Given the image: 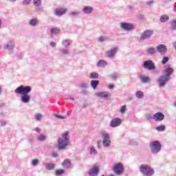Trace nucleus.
<instances>
[{
	"label": "nucleus",
	"instance_id": "obj_47",
	"mask_svg": "<svg viewBox=\"0 0 176 176\" xmlns=\"http://www.w3.org/2000/svg\"><path fill=\"white\" fill-rule=\"evenodd\" d=\"M87 83H82L79 85V89H87Z\"/></svg>",
	"mask_w": 176,
	"mask_h": 176
},
{
	"label": "nucleus",
	"instance_id": "obj_57",
	"mask_svg": "<svg viewBox=\"0 0 176 176\" xmlns=\"http://www.w3.org/2000/svg\"><path fill=\"white\" fill-rule=\"evenodd\" d=\"M113 87H115V85H109V87H108V89H109L110 90H112V89H113Z\"/></svg>",
	"mask_w": 176,
	"mask_h": 176
},
{
	"label": "nucleus",
	"instance_id": "obj_60",
	"mask_svg": "<svg viewBox=\"0 0 176 176\" xmlns=\"http://www.w3.org/2000/svg\"><path fill=\"white\" fill-rule=\"evenodd\" d=\"M2 28V19L0 18V30Z\"/></svg>",
	"mask_w": 176,
	"mask_h": 176
},
{
	"label": "nucleus",
	"instance_id": "obj_5",
	"mask_svg": "<svg viewBox=\"0 0 176 176\" xmlns=\"http://www.w3.org/2000/svg\"><path fill=\"white\" fill-rule=\"evenodd\" d=\"M113 171L116 175H122L124 173V166L119 162L113 165Z\"/></svg>",
	"mask_w": 176,
	"mask_h": 176
},
{
	"label": "nucleus",
	"instance_id": "obj_13",
	"mask_svg": "<svg viewBox=\"0 0 176 176\" xmlns=\"http://www.w3.org/2000/svg\"><path fill=\"white\" fill-rule=\"evenodd\" d=\"M67 12H68V9H67V8H58L55 9L54 13L58 17H61V16H64V14H65V13H67Z\"/></svg>",
	"mask_w": 176,
	"mask_h": 176
},
{
	"label": "nucleus",
	"instance_id": "obj_15",
	"mask_svg": "<svg viewBox=\"0 0 176 176\" xmlns=\"http://www.w3.org/2000/svg\"><path fill=\"white\" fill-rule=\"evenodd\" d=\"M120 27L122 30H124V31H132V30H134V25H133V23L124 22L120 24Z\"/></svg>",
	"mask_w": 176,
	"mask_h": 176
},
{
	"label": "nucleus",
	"instance_id": "obj_19",
	"mask_svg": "<svg viewBox=\"0 0 176 176\" xmlns=\"http://www.w3.org/2000/svg\"><path fill=\"white\" fill-rule=\"evenodd\" d=\"M116 52H118V47H113L111 50L107 52V57L109 58H112L116 54Z\"/></svg>",
	"mask_w": 176,
	"mask_h": 176
},
{
	"label": "nucleus",
	"instance_id": "obj_1",
	"mask_svg": "<svg viewBox=\"0 0 176 176\" xmlns=\"http://www.w3.org/2000/svg\"><path fill=\"white\" fill-rule=\"evenodd\" d=\"M32 91L31 86L21 85L16 88L14 93L16 94H21V101L23 104H28L31 101V96H30V92Z\"/></svg>",
	"mask_w": 176,
	"mask_h": 176
},
{
	"label": "nucleus",
	"instance_id": "obj_61",
	"mask_svg": "<svg viewBox=\"0 0 176 176\" xmlns=\"http://www.w3.org/2000/svg\"><path fill=\"white\" fill-rule=\"evenodd\" d=\"M69 98H70L69 100H72V101H74L75 100V98H74L72 97H70Z\"/></svg>",
	"mask_w": 176,
	"mask_h": 176
},
{
	"label": "nucleus",
	"instance_id": "obj_10",
	"mask_svg": "<svg viewBox=\"0 0 176 176\" xmlns=\"http://www.w3.org/2000/svg\"><path fill=\"white\" fill-rule=\"evenodd\" d=\"M170 78H168L165 76H161L157 80V83L159 86V87H164L166 85H167V82H168Z\"/></svg>",
	"mask_w": 176,
	"mask_h": 176
},
{
	"label": "nucleus",
	"instance_id": "obj_11",
	"mask_svg": "<svg viewBox=\"0 0 176 176\" xmlns=\"http://www.w3.org/2000/svg\"><path fill=\"white\" fill-rule=\"evenodd\" d=\"M153 34L154 32L152 30H145L143 33L140 34V41H146V39H149Z\"/></svg>",
	"mask_w": 176,
	"mask_h": 176
},
{
	"label": "nucleus",
	"instance_id": "obj_30",
	"mask_svg": "<svg viewBox=\"0 0 176 176\" xmlns=\"http://www.w3.org/2000/svg\"><path fill=\"white\" fill-rule=\"evenodd\" d=\"M63 166L64 168H68L69 167H71V160L65 159L63 161Z\"/></svg>",
	"mask_w": 176,
	"mask_h": 176
},
{
	"label": "nucleus",
	"instance_id": "obj_20",
	"mask_svg": "<svg viewBox=\"0 0 176 176\" xmlns=\"http://www.w3.org/2000/svg\"><path fill=\"white\" fill-rule=\"evenodd\" d=\"M33 5L36 6V12H41L42 10V8H41L42 0H33Z\"/></svg>",
	"mask_w": 176,
	"mask_h": 176
},
{
	"label": "nucleus",
	"instance_id": "obj_52",
	"mask_svg": "<svg viewBox=\"0 0 176 176\" xmlns=\"http://www.w3.org/2000/svg\"><path fill=\"white\" fill-rule=\"evenodd\" d=\"M52 157H58V153L54 152L52 153Z\"/></svg>",
	"mask_w": 176,
	"mask_h": 176
},
{
	"label": "nucleus",
	"instance_id": "obj_2",
	"mask_svg": "<svg viewBox=\"0 0 176 176\" xmlns=\"http://www.w3.org/2000/svg\"><path fill=\"white\" fill-rule=\"evenodd\" d=\"M58 151H64L69 145V132L65 131L62 134V138L57 140Z\"/></svg>",
	"mask_w": 176,
	"mask_h": 176
},
{
	"label": "nucleus",
	"instance_id": "obj_43",
	"mask_svg": "<svg viewBox=\"0 0 176 176\" xmlns=\"http://www.w3.org/2000/svg\"><path fill=\"white\" fill-rule=\"evenodd\" d=\"M42 118H43V116H42V114H41V113L35 114V118L38 122L42 120Z\"/></svg>",
	"mask_w": 176,
	"mask_h": 176
},
{
	"label": "nucleus",
	"instance_id": "obj_64",
	"mask_svg": "<svg viewBox=\"0 0 176 176\" xmlns=\"http://www.w3.org/2000/svg\"><path fill=\"white\" fill-rule=\"evenodd\" d=\"M69 99H70L69 98H65V100L66 101H69Z\"/></svg>",
	"mask_w": 176,
	"mask_h": 176
},
{
	"label": "nucleus",
	"instance_id": "obj_56",
	"mask_svg": "<svg viewBox=\"0 0 176 176\" xmlns=\"http://www.w3.org/2000/svg\"><path fill=\"white\" fill-rule=\"evenodd\" d=\"M34 131H36V133H41V129L39 128L36 127L34 129Z\"/></svg>",
	"mask_w": 176,
	"mask_h": 176
},
{
	"label": "nucleus",
	"instance_id": "obj_45",
	"mask_svg": "<svg viewBox=\"0 0 176 176\" xmlns=\"http://www.w3.org/2000/svg\"><path fill=\"white\" fill-rule=\"evenodd\" d=\"M90 154L91 155H97V150H96V148H94V146L91 147Z\"/></svg>",
	"mask_w": 176,
	"mask_h": 176
},
{
	"label": "nucleus",
	"instance_id": "obj_14",
	"mask_svg": "<svg viewBox=\"0 0 176 176\" xmlns=\"http://www.w3.org/2000/svg\"><path fill=\"white\" fill-rule=\"evenodd\" d=\"M164 118H166V116L161 111L157 112L153 115V120L155 122H162L164 120Z\"/></svg>",
	"mask_w": 176,
	"mask_h": 176
},
{
	"label": "nucleus",
	"instance_id": "obj_44",
	"mask_svg": "<svg viewBox=\"0 0 176 176\" xmlns=\"http://www.w3.org/2000/svg\"><path fill=\"white\" fill-rule=\"evenodd\" d=\"M110 78L113 80H116V79H118V73L114 72L113 74H111L110 75Z\"/></svg>",
	"mask_w": 176,
	"mask_h": 176
},
{
	"label": "nucleus",
	"instance_id": "obj_55",
	"mask_svg": "<svg viewBox=\"0 0 176 176\" xmlns=\"http://www.w3.org/2000/svg\"><path fill=\"white\" fill-rule=\"evenodd\" d=\"M131 145H137V142H134L133 140H130Z\"/></svg>",
	"mask_w": 176,
	"mask_h": 176
},
{
	"label": "nucleus",
	"instance_id": "obj_25",
	"mask_svg": "<svg viewBox=\"0 0 176 176\" xmlns=\"http://www.w3.org/2000/svg\"><path fill=\"white\" fill-rule=\"evenodd\" d=\"M97 67H98L99 68H103L104 67H107V65H108V63L106 60H100L97 64H96Z\"/></svg>",
	"mask_w": 176,
	"mask_h": 176
},
{
	"label": "nucleus",
	"instance_id": "obj_34",
	"mask_svg": "<svg viewBox=\"0 0 176 176\" xmlns=\"http://www.w3.org/2000/svg\"><path fill=\"white\" fill-rule=\"evenodd\" d=\"M135 97L136 98H139V100L144 98V92H142V91H136Z\"/></svg>",
	"mask_w": 176,
	"mask_h": 176
},
{
	"label": "nucleus",
	"instance_id": "obj_48",
	"mask_svg": "<svg viewBox=\"0 0 176 176\" xmlns=\"http://www.w3.org/2000/svg\"><path fill=\"white\" fill-rule=\"evenodd\" d=\"M54 116L57 118V119H67L66 116H62L60 115L54 114Z\"/></svg>",
	"mask_w": 176,
	"mask_h": 176
},
{
	"label": "nucleus",
	"instance_id": "obj_62",
	"mask_svg": "<svg viewBox=\"0 0 176 176\" xmlns=\"http://www.w3.org/2000/svg\"><path fill=\"white\" fill-rule=\"evenodd\" d=\"M98 148H99V149L101 148V146L100 145V143H98Z\"/></svg>",
	"mask_w": 176,
	"mask_h": 176
},
{
	"label": "nucleus",
	"instance_id": "obj_4",
	"mask_svg": "<svg viewBox=\"0 0 176 176\" xmlns=\"http://www.w3.org/2000/svg\"><path fill=\"white\" fill-rule=\"evenodd\" d=\"M149 148L153 155H157L162 151V144L159 140H155L150 143Z\"/></svg>",
	"mask_w": 176,
	"mask_h": 176
},
{
	"label": "nucleus",
	"instance_id": "obj_54",
	"mask_svg": "<svg viewBox=\"0 0 176 176\" xmlns=\"http://www.w3.org/2000/svg\"><path fill=\"white\" fill-rule=\"evenodd\" d=\"M153 1H147L146 3V5H147L148 6H151V5H153Z\"/></svg>",
	"mask_w": 176,
	"mask_h": 176
},
{
	"label": "nucleus",
	"instance_id": "obj_39",
	"mask_svg": "<svg viewBox=\"0 0 176 176\" xmlns=\"http://www.w3.org/2000/svg\"><path fill=\"white\" fill-rule=\"evenodd\" d=\"M65 173V170L64 169H58L56 170L55 174L56 175H63Z\"/></svg>",
	"mask_w": 176,
	"mask_h": 176
},
{
	"label": "nucleus",
	"instance_id": "obj_21",
	"mask_svg": "<svg viewBox=\"0 0 176 176\" xmlns=\"http://www.w3.org/2000/svg\"><path fill=\"white\" fill-rule=\"evenodd\" d=\"M59 52L62 56H67V57L71 56V51L68 48H60L59 49Z\"/></svg>",
	"mask_w": 176,
	"mask_h": 176
},
{
	"label": "nucleus",
	"instance_id": "obj_42",
	"mask_svg": "<svg viewBox=\"0 0 176 176\" xmlns=\"http://www.w3.org/2000/svg\"><path fill=\"white\" fill-rule=\"evenodd\" d=\"M170 60V58L168 56H164L162 60V64H167L168 63V60Z\"/></svg>",
	"mask_w": 176,
	"mask_h": 176
},
{
	"label": "nucleus",
	"instance_id": "obj_9",
	"mask_svg": "<svg viewBox=\"0 0 176 176\" xmlns=\"http://www.w3.org/2000/svg\"><path fill=\"white\" fill-rule=\"evenodd\" d=\"M164 76L168 78L171 80V75L174 74V69L170 66V65H167L165 66V69L163 70Z\"/></svg>",
	"mask_w": 176,
	"mask_h": 176
},
{
	"label": "nucleus",
	"instance_id": "obj_8",
	"mask_svg": "<svg viewBox=\"0 0 176 176\" xmlns=\"http://www.w3.org/2000/svg\"><path fill=\"white\" fill-rule=\"evenodd\" d=\"M16 47V42L13 40H10L7 43H6L3 45V49L5 50H8V52H10L11 53L14 50V48Z\"/></svg>",
	"mask_w": 176,
	"mask_h": 176
},
{
	"label": "nucleus",
	"instance_id": "obj_51",
	"mask_svg": "<svg viewBox=\"0 0 176 176\" xmlns=\"http://www.w3.org/2000/svg\"><path fill=\"white\" fill-rule=\"evenodd\" d=\"M98 41H99V42H104L105 41V37L100 36V37H99Z\"/></svg>",
	"mask_w": 176,
	"mask_h": 176
},
{
	"label": "nucleus",
	"instance_id": "obj_22",
	"mask_svg": "<svg viewBox=\"0 0 176 176\" xmlns=\"http://www.w3.org/2000/svg\"><path fill=\"white\" fill-rule=\"evenodd\" d=\"M38 24L39 20H38L37 18L32 19L29 21V25H30V27H36Z\"/></svg>",
	"mask_w": 176,
	"mask_h": 176
},
{
	"label": "nucleus",
	"instance_id": "obj_59",
	"mask_svg": "<svg viewBox=\"0 0 176 176\" xmlns=\"http://www.w3.org/2000/svg\"><path fill=\"white\" fill-rule=\"evenodd\" d=\"M164 3H170V2H173V0H164Z\"/></svg>",
	"mask_w": 176,
	"mask_h": 176
},
{
	"label": "nucleus",
	"instance_id": "obj_31",
	"mask_svg": "<svg viewBox=\"0 0 176 176\" xmlns=\"http://www.w3.org/2000/svg\"><path fill=\"white\" fill-rule=\"evenodd\" d=\"M140 79L141 80L142 83H148V82L151 80V78H149V77L144 75H140Z\"/></svg>",
	"mask_w": 176,
	"mask_h": 176
},
{
	"label": "nucleus",
	"instance_id": "obj_18",
	"mask_svg": "<svg viewBox=\"0 0 176 176\" xmlns=\"http://www.w3.org/2000/svg\"><path fill=\"white\" fill-rule=\"evenodd\" d=\"M122 124V120L119 118H116L111 120L110 122V127H119Z\"/></svg>",
	"mask_w": 176,
	"mask_h": 176
},
{
	"label": "nucleus",
	"instance_id": "obj_37",
	"mask_svg": "<svg viewBox=\"0 0 176 176\" xmlns=\"http://www.w3.org/2000/svg\"><path fill=\"white\" fill-rule=\"evenodd\" d=\"M80 14V12H72L69 13V16L72 17H78Z\"/></svg>",
	"mask_w": 176,
	"mask_h": 176
},
{
	"label": "nucleus",
	"instance_id": "obj_6",
	"mask_svg": "<svg viewBox=\"0 0 176 176\" xmlns=\"http://www.w3.org/2000/svg\"><path fill=\"white\" fill-rule=\"evenodd\" d=\"M102 144L104 148H109L111 146V137L109 136V133L107 132H103L102 133Z\"/></svg>",
	"mask_w": 176,
	"mask_h": 176
},
{
	"label": "nucleus",
	"instance_id": "obj_12",
	"mask_svg": "<svg viewBox=\"0 0 176 176\" xmlns=\"http://www.w3.org/2000/svg\"><path fill=\"white\" fill-rule=\"evenodd\" d=\"M157 52L161 54V56H166L167 53V47L164 44H160L156 47Z\"/></svg>",
	"mask_w": 176,
	"mask_h": 176
},
{
	"label": "nucleus",
	"instance_id": "obj_53",
	"mask_svg": "<svg viewBox=\"0 0 176 176\" xmlns=\"http://www.w3.org/2000/svg\"><path fill=\"white\" fill-rule=\"evenodd\" d=\"M0 124L2 126H6V122H5L4 120H0Z\"/></svg>",
	"mask_w": 176,
	"mask_h": 176
},
{
	"label": "nucleus",
	"instance_id": "obj_28",
	"mask_svg": "<svg viewBox=\"0 0 176 176\" xmlns=\"http://www.w3.org/2000/svg\"><path fill=\"white\" fill-rule=\"evenodd\" d=\"M146 52L149 56H153L156 53V49L155 47H148Z\"/></svg>",
	"mask_w": 176,
	"mask_h": 176
},
{
	"label": "nucleus",
	"instance_id": "obj_3",
	"mask_svg": "<svg viewBox=\"0 0 176 176\" xmlns=\"http://www.w3.org/2000/svg\"><path fill=\"white\" fill-rule=\"evenodd\" d=\"M140 171L146 176H153L155 174V169L148 164L140 165Z\"/></svg>",
	"mask_w": 176,
	"mask_h": 176
},
{
	"label": "nucleus",
	"instance_id": "obj_27",
	"mask_svg": "<svg viewBox=\"0 0 176 176\" xmlns=\"http://www.w3.org/2000/svg\"><path fill=\"white\" fill-rule=\"evenodd\" d=\"M36 140L40 142H43L44 141H46L47 140V135L41 133L37 136Z\"/></svg>",
	"mask_w": 176,
	"mask_h": 176
},
{
	"label": "nucleus",
	"instance_id": "obj_7",
	"mask_svg": "<svg viewBox=\"0 0 176 176\" xmlns=\"http://www.w3.org/2000/svg\"><path fill=\"white\" fill-rule=\"evenodd\" d=\"M142 67L144 69H148V71H155L156 69L155 63L152 60H145L143 63Z\"/></svg>",
	"mask_w": 176,
	"mask_h": 176
},
{
	"label": "nucleus",
	"instance_id": "obj_35",
	"mask_svg": "<svg viewBox=\"0 0 176 176\" xmlns=\"http://www.w3.org/2000/svg\"><path fill=\"white\" fill-rule=\"evenodd\" d=\"M171 31H176V19H173L170 23Z\"/></svg>",
	"mask_w": 176,
	"mask_h": 176
},
{
	"label": "nucleus",
	"instance_id": "obj_32",
	"mask_svg": "<svg viewBox=\"0 0 176 176\" xmlns=\"http://www.w3.org/2000/svg\"><path fill=\"white\" fill-rule=\"evenodd\" d=\"M52 35H57V34H60L61 31L58 28H52L50 30Z\"/></svg>",
	"mask_w": 176,
	"mask_h": 176
},
{
	"label": "nucleus",
	"instance_id": "obj_29",
	"mask_svg": "<svg viewBox=\"0 0 176 176\" xmlns=\"http://www.w3.org/2000/svg\"><path fill=\"white\" fill-rule=\"evenodd\" d=\"M98 85H100V80H91V86L94 89V90H96V89H97V86Z\"/></svg>",
	"mask_w": 176,
	"mask_h": 176
},
{
	"label": "nucleus",
	"instance_id": "obj_26",
	"mask_svg": "<svg viewBox=\"0 0 176 176\" xmlns=\"http://www.w3.org/2000/svg\"><path fill=\"white\" fill-rule=\"evenodd\" d=\"M71 43H72V41L70 39H65L62 41V46H64V47L66 48H68V47L71 45Z\"/></svg>",
	"mask_w": 176,
	"mask_h": 176
},
{
	"label": "nucleus",
	"instance_id": "obj_23",
	"mask_svg": "<svg viewBox=\"0 0 176 176\" xmlns=\"http://www.w3.org/2000/svg\"><path fill=\"white\" fill-rule=\"evenodd\" d=\"M96 96L100 97V98H108V97H109V94L107 91L98 92L96 93Z\"/></svg>",
	"mask_w": 176,
	"mask_h": 176
},
{
	"label": "nucleus",
	"instance_id": "obj_38",
	"mask_svg": "<svg viewBox=\"0 0 176 176\" xmlns=\"http://www.w3.org/2000/svg\"><path fill=\"white\" fill-rule=\"evenodd\" d=\"M155 129L157 131H164V130H166V126L165 125H160V126H157L155 128Z\"/></svg>",
	"mask_w": 176,
	"mask_h": 176
},
{
	"label": "nucleus",
	"instance_id": "obj_63",
	"mask_svg": "<svg viewBox=\"0 0 176 176\" xmlns=\"http://www.w3.org/2000/svg\"><path fill=\"white\" fill-rule=\"evenodd\" d=\"M1 115H6V112H1Z\"/></svg>",
	"mask_w": 176,
	"mask_h": 176
},
{
	"label": "nucleus",
	"instance_id": "obj_58",
	"mask_svg": "<svg viewBox=\"0 0 176 176\" xmlns=\"http://www.w3.org/2000/svg\"><path fill=\"white\" fill-rule=\"evenodd\" d=\"M138 19L139 20H142V19H144V15H138Z\"/></svg>",
	"mask_w": 176,
	"mask_h": 176
},
{
	"label": "nucleus",
	"instance_id": "obj_41",
	"mask_svg": "<svg viewBox=\"0 0 176 176\" xmlns=\"http://www.w3.org/2000/svg\"><path fill=\"white\" fill-rule=\"evenodd\" d=\"M31 164H32L34 167L36 166L37 165L39 164V160H38V159H34V160H32Z\"/></svg>",
	"mask_w": 176,
	"mask_h": 176
},
{
	"label": "nucleus",
	"instance_id": "obj_17",
	"mask_svg": "<svg viewBox=\"0 0 176 176\" xmlns=\"http://www.w3.org/2000/svg\"><path fill=\"white\" fill-rule=\"evenodd\" d=\"M42 164L47 171H52V170H55L56 168V164L54 163L44 162Z\"/></svg>",
	"mask_w": 176,
	"mask_h": 176
},
{
	"label": "nucleus",
	"instance_id": "obj_36",
	"mask_svg": "<svg viewBox=\"0 0 176 176\" xmlns=\"http://www.w3.org/2000/svg\"><path fill=\"white\" fill-rule=\"evenodd\" d=\"M90 79H98V73L92 72L89 75Z\"/></svg>",
	"mask_w": 176,
	"mask_h": 176
},
{
	"label": "nucleus",
	"instance_id": "obj_50",
	"mask_svg": "<svg viewBox=\"0 0 176 176\" xmlns=\"http://www.w3.org/2000/svg\"><path fill=\"white\" fill-rule=\"evenodd\" d=\"M50 46L52 47H56V46H57V43L56 42L52 41L50 43Z\"/></svg>",
	"mask_w": 176,
	"mask_h": 176
},
{
	"label": "nucleus",
	"instance_id": "obj_49",
	"mask_svg": "<svg viewBox=\"0 0 176 176\" xmlns=\"http://www.w3.org/2000/svg\"><path fill=\"white\" fill-rule=\"evenodd\" d=\"M146 119L147 120H153V117H152V115H151V114H146Z\"/></svg>",
	"mask_w": 176,
	"mask_h": 176
},
{
	"label": "nucleus",
	"instance_id": "obj_46",
	"mask_svg": "<svg viewBox=\"0 0 176 176\" xmlns=\"http://www.w3.org/2000/svg\"><path fill=\"white\" fill-rule=\"evenodd\" d=\"M31 2H32V0H24L22 2V5H23L24 6H25V5H30V3H31Z\"/></svg>",
	"mask_w": 176,
	"mask_h": 176
},
{
	"label": "nucleus",
	"instance_id": "obj_40",
	"mask_svg": "<svg viewBox=\"0 0 176 176\" xmlns=\"http://www.w3.org/2000/svg\"><path fill=\"white\" fill-rule=\"evenodd\" d=\"M126 111H127V107L126 106V104L121 106L120 112L121 113H125Z\"/></svg>",
	"mask_w": 176,
	"mask_h": 176
},
{
	"label": "nucleus",
	"instance_id": "obj_24",
	"mask_svg": "<svg viewBox=\"0 0 176 176\" xmlns=\"http://www.w3.org/2000/svg\"><path fill=\"white\" fill-rule=\"evenodd\" d=\"M82 12H83V13H85V14H90V13H91L93 12V7L87 6L83 8Z\"/></svg>",
	"mask_w": 176,
	"mask_h": 176
},
{
	"label": "nucleus",
	"instance_id": "obj_16",
	"mask_svg": "<svg viewBox=\"0 0 176 176\" xmlns=\"http://www.w3.org/2000/svg\"><path fill=\"white\" fill-rule=\"evenodd\" d=\"M88 174L89 176H98L100 174V168L96 165L94 166L89 169Z\"/></svg>",
	"mask_w": 176,
	"mask_h": 176
},
{
	"label": "nucleus",
	"instance_id": "obj_33",
	"mask_svg": "<svg viewBox=\"0 0 176 176\" xmlns=\"http://www.w3.org/2000/svg\"><path fill=\"white\" fill-rule=\"evenodd\" d=\"M168 20H170V17L167 15H162L160 18L161 23H167Z\"/></svg>",
	"mask_w": 176,
	"mask_h": 176
}]
</instances>
